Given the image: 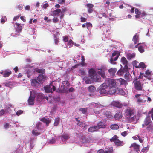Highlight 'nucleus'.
<instances>
[{
  "label": "nucleus",
  "mask_w": 153,
  "mask_h": 153,
  "mask_svg": "<svg viewBox=\"0 0 153 153\" xmlns=\"http://www.w3.org/2000/svg\"><path fill=\"white\" fill-rule=\"evenodd\" d=\"M113 152L112 147H111L109 150L104 151V153H112Z\"/></svg>",
  "instance_id": "nucleus-48"
},
{
  "label": "nucleus",
  "mask_w": 153,
  "mask_h": 153,
  "mask_svg": "<svg viewBox=\"0 0 153 153\" xmlns=\"http://www.w3.org/2000/svg\"><path fill=\"white\" fill-rule=\"evenodd\" d=\"M54 41L56 45H57L59 42V38L56 37H54Z\"/></svg>",
  "instance_id": "nucleus-54"
},
{
  "label": "nucleus",
  "mask_w": 153,
  "mask_h": 153,
  "mask_svg": "<svg viewBox=\"0 0 153 153\" xmlns=\"http://www.w3.org/2000/svg\"><path fill=\"white\" fill-rule=\"evenodd\" d=\"M127 64H128L123 65H124V66L123 69V70H124V71H128V67Z\"/></svg>",
  "instance_id": "nucleus-49"
},
{
  "label": "nucleus",
  "mask_w": 153,
  "mask_h": 153,
  "mask_svg": "<svg viewBox=\"0 0 153 153\" xmlns=\"http://www.w3.org/2000/svg\"><path fill=\"white\" fill-rule=\"evenodd\" d=\"M135 89L137 91H142L143 89V84L140 80H135L133 82Z\"/></svg>",
  "instance_id": "nucleus-4"
},
{
  "label": "nucleus",
  "mask_w": 153,
  "mask_h": 153,
  "mask_svg": "<svg viewBox=\"0 0 153 153\" xmlns=\"http://www.w3.org/2000/svg\"><path fill=\"white\" fill-rule=\"evenodd\" d=\"M65 0H58V2L60 4H63L65 3Z\"/></svg>",
  "instance_id": "nucleus-61"
},
{
  "label": "nucleus",
  "mask_w": 153,
  "mask_h": 153,
  "mask_svg": "<svg viewBox=\"0 0 153 153\" xmlns=\"http://www.w3.org/2000/svg\"><path fill=\"white\" fill-rule=\"evenodd\" d=\"M7 20V19L5 17H4V18H2L1 19V22L2 23H4Z\"/></svg>",
  "instance_id": "nucleus-56"
},
{
  "label": "nucleus",
  "mask_w": 153,
  "mask_h": 153,
  "mask_svg": "<svg viewBox=\"0 0 153 153\" xmlns=\"http://www.w3.org/2000/svg\"><path fill=\"white\" fill-rule=\"evenodd\" d=\"M91 78L89 77L85 76L83 78V80L85 81V82L86 84H90L91 83Z\"/></svg>",
  "instance_id": "nucleus-23"
},
{
  "label": "nucleus",
  "mask_w": 153,
  "mask_h": 153,
  "mask_svg": "<svg viewBox=\"0 0 153 153\" xmlns=\"http://www.w3.org/2000/svg\"><path fill=\"white\" fill-rule=\"evenodd\" d=\"M46 77L43 74H40L37 78V80L40 83L42 84L46 79Z\"/></svg>",
  "instance_id": "nucleus-8"
},
{
  "label": "nucleus",
  "mask_w": 153,
  "mask_h": 153,
  "mask_svg": "<svg viewBox=\"0 0 153 153\" xmlns=\"http://www.w3.org/2000/svg\"><path fill=\"white\" fill-rule=\"evenodd\" d=\"M99 93L101 94H104L107 93V91L106 89H103L102 88L99 87Z\"/></svg>",
  "instance_id": "nucleus-33"
},
{
  "label": "nucleus",
  "mask_w": 153,
  "mask_h": 153,
  "mask_svg": "<svg viewBox=\"0 0 153 153\" xmlns=\"http://www.w3.org/2000/svg\"><path fill=\"white\" fill-rule=\"evenodd\" d=\"M152 122L150 116H147L144 120L143 123L142 124V127H144L148 126Z\"/></svg>",
  "instance_id": "nucleus-6"
},
{
  "label": "nucleus",
  "mask_w": 153,
  "mask_h": 153,
  "mask_svg": "<svg viewBox=\"0 0 153 153\" xmlns=\"http://www.w3.org/2000/svg\"><path fill=\"white\" fill-rule=\"evenodd\" d=\"M44 89L46 92L52 93L55 91L56 87L54 86L51 85L45 86Z\"/></svg>",
  "instance_id": "nucleus-5"
},
{
  "label": "nucleus",
  "mask_w": 153,
  "mask_h": 153,
  "mask_svg": "<svg viewBox=\"0 0 153 153\" xmlns=\"http://www.w3.org/2000/svg\"><path fill=\"white\" fill-rule=\"evenodd\" d=\"M139 36L137 34V33L133 37L132 39V41L134 42V44H137L139 41Z\"/></svg>",
  "instance_id": "nucleus-16"
},
{
  "label": "nucleus",
  "mask_w": 153,
  "mask_h": 153,
  "mask_svg": "<svg viewBox=\"0 0 153 153\" xmlns=\"http://www.w3.org/2000/svg\"><path fill=\"white\" fill-rule=\"evenodd\" d=\"M86 6L88 9V13H91L94 10V5L88 3L86 5Z\"/></svg>",
  "instance_id": "nucleus-11"
},
{
  "label": "nucleus",
  "mask_w": 153,
  "mask_h": 153,
  "mask_svg": "<svg viewBox=\"0 0 153 153\" xmlns=\"http://www.w3.org/2000/svg\"><path fill=\"white\" fill-rule=\"evenodd\" d=\"M135 67L137 68H142L143 69L145 68L146 67V65H145V63L143 62H140L138 66H135Z\"/></svg>",
  "instance_id": "nucleus-27"
},
{
  "label": "nucleus",
  "mask_w": 153,
  "mask_h": 153,
  "mask_svg": "<svg viewBox=\"0 0 153 153\" xmlns=\"http://www.w3.org/2000/svg\"><path fill=\"white\" fill-rule=\"evenodd\" d=\"M86 25L87 27V28L90 27H92V24L91 23H90V22L86 23Z\"/></svg>",
  "instance_id": "nucleus-59"
},
{
  "label": "nucleus",
  "mask_w": 153,
  "mask_h": 153,
  "mask_svg": "<svg viewBox=\"0 0 153 153\" xmlns=\"http://www.w3.org/2000/svg\"><path fill=\"white\" fill-rule=\"evenodd\" d=\"M125 73V71L123 69H120L117 72V74L120 76H122Z\"/></svg>",
  "instance_id": "nucleus-39"
},
{
  "label": "nucleus",
  "mask_w": 153,
  "mask_h": 153,
  "mask_svg": "<svg viewBox=\"0 0 153 153\" xmlns=\"http://www.w3.org/2000/svg\"><path fill=\"white\" fill-rule=\"evenodd\" d=\"M32 134L35 136H38L40 134V132H38L36 130H33L32 131Z\"/></svg>",
  "instance_id": "nucleus-44"
},
{
  "label": "nucleus",
  "mask_w": 153,
  "mask_h": 153,
  "mask_svg": "<svg viewBox=\"0 0 153 153\" xmlns=\"http://www.w3.org/2000/svg\"><path fill=\"white\" fill-rule=\"evenodd\" d=\"M124 114L126 119L128 123H133L137 120L134 111L130 107H127L125 110Z\"/></svg>",
  "instance_id": "nucleus-1"
},
{
  "label": "nucleus",
  "mask_w": 153,
  "mask_h": 153,
  "mask_svg": "<svg viewBox=\"0 0 153 153\" xmlns=\"http://www.w3.org/2000/svg\"><path fill=\"white\" fill-rule=\"evenodd\" d=\"M141 43H137V44L135 46H134L133 44H131L130 45V47L131 48H137L138 47L140 46V44H141Z\"/></svg>",
  "instance_id": "nucleus-43"
},
{
  "label": "nucleus",
  "mask_w": 153,
  "mask_h": 153,
  "mask_svg": "<svg viewBox=\"0 0 153 153\" xmlns=\"http://www.w3.org/2000/svg\"><path fill=\"white\" fill-rule=\"evenodd\" d=\"M104 151L102 149L98 150L97 153H104Z\"/></svg>",
  "instance_id": "nucleus-64"
},
{
  "label": "nucleus",
  "mask_w": 153,
  "mask_h": 153,
  "mask_svg": "<svg viewBox=\"0 0 153 153\" xmlns=\"http://www.w3.org/2000/svg\"><path fill=\"white\" fill-rule=\"evenodd\" d=\"M89 73L91 79L94 81L99 82L100 81L101 77L97 75L94 69L93 68L90 69L89 71Z\"/></svg>",
  "instance_id": "nucleus-3"
},
{
  "label": "nucleus",
  "mask_w": 153,
  "mask_h": 153,
  "mask_svg": "<svg viewBox=\"0 0 153 153\" xmlns=\"http://www.w3.org/2000/svg\"><path fill=\"white\" fill-rule=\"evenodd\" d=\"M1 74H2L4 77L9 76L12 73L11 71L9 70H7L4 71H2L0 72Z\"/></svg>",
  "instance_id": "nucleus-7"
},
{
  "label": "nucleus",
  "mask_w": 153,
  "mask_h": 153,
  "mask_svg": "<svg viewBox=\"0 0 153 153\" xmlns=\"http://www.w3.org/2000/svg\"><path fill=\"white\" fill-rule=\"evenodd\" d=\"M119 81L120 82V84L123 85L125 84L126 82L124 79L122 78H120L119 79Z\"/></svg>",
  "instance_id": "nucleus-50"
},
{
  "label": "nucleus",
  "mask_w": 153,
  "mask_h": 153,
  "mask_svg": "<svg viewBox=\"0 0 153 153\" xmlns=\"http://www.w3.org/2000/svg\"><path fill=\"white\" fill-rule=\"evenodd\" d=\"M31 84L32 86L37 87L39 85V83L36 79H33L32 80Z\"/></svg>",
  "instance_id": "nucleus-20"
},
{
  "label": "nucleus",
  "mask_w": 153,
  "mask_h": 153,
  "mask_svg": "<svg viewBox=\"0 0 153 153\" xmlns=\"http://www.w3.org/2000/svg\"><path fill=\"white\" fill-rule=\"evenodd\" d=\"M151 74V72L149 70H146L145 73V74L144 75V76L145 77H146L148 76L149 75Z\"/></svg>",
  "instance_id": "nucleus-45"
},
{
  "label": "nucleus",
  "mask_w": 153,
  "mask_h": 153,
  "mask_svg": "<svg viewBox=\"0 0 153 153\" xmlns=\"http://www.w3.org/2000/svg\"><path fill=\"white\" fill-rule=\"evenodd\" d=\"M149 114H151L152 120H153V108L149 111L148 112Z\"/></svg>",
  "instance_id": "nucleus-51"
},
{
  "label": "nucleus",
  "mask_w": 153,
  "mask_h": 153,
  "mask_svg": "<svg viewBox=\"0 0 153 153\" xmlns=\"http://www.w3.org/2000/svg\"><path fill=\"white\" fill-rule=\"evenodd\" d=\"M89 132H94L95 131L93 127H90L88 129Z\"/></svg>",
  "instance_id": "nucleus-52"
},
{
  "label": "nucleus",
  "mask_w": 153,
  "mask_h": 153,
  "mask_svg": "<svg viewBox=\"0 0 153 153\" xmlns=\"http://www.w3.org/2000/svg\"><path fill=\"white\" fill-rule=\"evenodd\" d=\"M31 94L32 92H30V96L28 100V104L30 105H33L34 102L35 96H31Z\"/></svg>",
  "instance_id": "nucleus-9"
},
{
  "label": "nucleus",
  "mask_w": 153,
  "mask_h": 153,
  "mask_svg": "<svg viewBox=\"0 0 153 153\" xmlns=\"http://www.w3.org/2000/svg\"><path fill=\"white\" fill-rule=\"evenodd\" d=\"M120 54V52L116 51H114L112 55V57H113L115 56L119 57Z\"/></svg>",
  "instance_id": "nucleus-32"
},
{
  "label": "nucleus",
  "mask_w": 153,
  "mask_h": 153,
  "mask_svg": "<svg viewBox=\"0 0 153 153\" xmlns=\"http://www.w3.org/2000/svg\"><path fill=\"white\" fill-rule=\"evenodd\" d=\"M118 139V137L117 135H115L110 139V141L111 142H114V143Z\"/></svg>",
  "instance_id": "nucleus-31"
},
{
  "label": "nucleus",
  "mask_w": 153,
  "mask_h": 153,
  "mask_svg": "<svg viewBox=\"0 0 153 153\" xmlns=\"http://www.w3.org/2000/svg\"><path fill=\"white\" fill-rule=\"evenodd\" d=\"M79 110L84 114H86L87 113V108H80Z\"/></svg>",
  "instance_id": "nucleus-41"
},
{
  "label": "nucleus",
  "mask_w": 153,
  "mask_h": 153,
  "mask_svg": "<svg viewBox=\"0 0 153 153\" xmlns=\"http://www.w3.org/2000/svg\"><path fill=\"white\" fill-rule=\"evenodd\" d=\"M110 128L112 130H117L119 128V126L117 124H111L110 126Z\"/></svg>",
  "instance_id": "nucleus-28"
},
{
  "label": "nucleus",
  "mask_w": 153,
  "mask_h": 153,
  "mask_svg": "<svg viewBox=\"0 0 153 153\" xmlns=\"http://www.w3.org/2000/svg\"><path fill=\"white\" fill-rule=\"evenodd\" d=\"M121 61L123 65L128 64V63L127 60L124 57H123L121 58Z\"/></svg>",
  "instance_id": "nucleus-38"
},
{
  "label": "nucleus",
  "mask_w": 153,
  "mask_h": 153,
  "mask_svg": "<svg viewBox=\"0 0 153 153\" xmlns=\"http://www.w3.org/2000/svg\"><path fill=\"white\" fill-rule=\"evenodd\" d=\"M99 128H104L105 126L103 123L101 121L99 122L97 124Z\"/></svg>",
  "instance_id": "nucleus-34"
},
{
  "label": "nucleus",
  "mask_w": 153,
  "mask_h": 153,
  "mask_svg": "<svg viewBox=\"0 0 153 153\" xmlns=\"http://www.w3.org/2000/svg\"><path fill=\"white\" fill-rule=\"evenodd\" d=\"M60 119L59 117L56 118L55 119L54 123V125L55 126H57L59 124Z\"/></svg>",
  "instance_id": "nucleus-36"
},
{
  "label": "nucleus",
  "mask_w": 153,
  "mask_h": 153,
  "mask_svg": "<svg viewBox=\"0 0 153 153\" xmlns=\"http://www.w3.org/2000/svg\"><path fill=\"white\" fill-rule=\"evenodd\" d=\"M117 71V69L115 68H111L108 70L109 73L110 75L113 76L115 75V73Z\"/></svg>",
  "instance_id": "nucleus-15"
},
{
  "label": "nucleus",
  "mask_w": 153,
  "mask_h": 153,
  "mask_svg": "<svg viewBox=\"0 0 153 153\" xmlns=\"http://www.w3.org/2000/svg\"><path fill=\"white\" fill-rule=\"evenodd\" d=\"M15 25L17 26L16 30L17 32L21 31L22 29V26L18 23H16Z\"/></svg>",
  "instance_id": "nucleus-30"
},
{
  "label": "nucleus",
  "mask_w": 153,
  "mask_h": 153,
  "mask_svg": "<svg viewBox=\"0 0 153 153\" xmlns=\"http://www.w3.org/2000/svg\"><path fill=\"white\" fill-rule=\"evenodd\" d=\"M62 137L63 138L66 140L68 139L69 138V136L68 135H64Z\"/></svg>",
  "instance_id": "nucleus-57"
},
{
  "label": "nucleus",
  "mask_w": 153,
  "mask_h": 153,
  "mask_svg": "<svg viewBox=\"0 0 153 153\" xmlns=\"http://www.w3.org/2000/svg\"><path fill=\"white\" fill-rule=\"evenodd\" d=\"M41 121L46 123V124L48 125L49 123V120H47L45 118H42L41 119Z\"/></svg>",
  "instance_id": "nucleus-42"
},
{
  "label": "nucleus",
  "mask_w": 153,
  "mask_h": 153,
  "mask_svg": "<svg viewBox=\"0 0 153 153\" xmlns=\"http://www.w3.org/2000/svg\"><path fill=\"white\" fill-rule=\"evenodd\" d=\"M119 57L116 56L115 58H113V57H111L110 60V62L111 64H116V62H114L115 61H116L118 59Z\"/></svg>",
  "instance_id": "nucleus-29"
},
{
  "label": "nucleus",
  "mask_w": 153,
  "mask_h": 153,
  "mask_svg": "<svg viewBox=\"0 0 153 153\" xmlns=\"http://www.w3.org/2000/svg\"><path fill=\"white\" fill-rule=\"evenodd\" d=\"M99 87L105 89L107 88L108 86L106 83H103V84H102L101 85H100Z\"/></svg>",
  "instance_id": "nucleus-46"
},
{
  "label": "nucleus",
  "mask_w": 153,
  "mask_h": 153,
  "mask_svg": "<svg viewBox=\"0 0 153 153\" xmlns=\"http://www.w3.org/2000/svg\"><path fill=\"white\" fill-rule=\"evenodd\" d=\"M123 117L122 113L121 111L117 112L114 116V118L116 120H118L122 118Z\"/></svg>",
  "instance_id": "nucleus-10"
},
{
  "label": "nucleus",
  "mask_w": 153,
  "mask_h": 153,
  "mask_svg": "<svg viewBox=\"0 0 153 153\" xmlns=\"http://www.w3.org/2000/svg\"><path fill=\"white\" fill-rule=\"evenodd\" d=\"M130 147L133 148L137 152H138L139 150L140 146L139 145L136 144L135 143H133L131 145Z\"/></svg>",
  "instance_id": "nucleus-13"
},
{
  "label": "nucleus",
  "mask_w": 153,
  "mask_h": 153,
  "mask_svg": "<svg viewBox=\"0 0 153 153\" xmlns=\"http://www.w3.org/2000/svg\"><path fill=\"white\" fill-rule=\"evenodd\" d=\"M67 10V8L65 7H64L62 9V11L61 12L64 13V12H66Z\"/></svg>",
  "instance_id": "nucleus-63"
},
{
  "label": "nucleus",
  "mask_w": 153,
  "mask_h": 153,
  "mask_svg": "<svg viewBox=\"0 0 153 153\" xmlns=\"http://www.w3.org/2000/svg\"><path fill=\"white\" fill-rule=\"evenodd\" d=\"M135 13L136 15H135V17L136 18H139L140 17V15L141 14V13L137 8H135Z\"/></svg>",
  "instance_id": "nucleus-21"
},
{
  "label": "nucleus",
  "mask_w": 153,
  "mask_h": 153,
  "mask_svg": "<svg viewBox=\"0 0 153 153\" xmlns=\"http://www.w3.org/2000/svg\"><path fill=\"white\" fill-rule=\"evenodd\" d=\"M104 115L108 119H111L113 117V116L110 111H106L104 112Z\"/></svg>",
  "instance_id": "nucleus-12"
},
{
  "label": "nucleus",
  "mask_w": 153,
  "mask_h": 153,
  "mask_svg": "<svg viewBox=\"0 0 153 153\" xmlns=\"http://www.w3.org/2000/svg\"><path fill=\"white\" fill-rule=\"evenodd\" d=\"M22 110H19L16 113V114L17 115L19 116L21 114H22Z\"/></svg>",
  "instance_id": "nucleus-58"
},
{
  "label": "nucleus",
  "mask_w": 153,
  "mask_h": 153,
  "mask_svg": "<svg viewBox=\"0 0 153 153\" xmlns=\"http://www.w3.org/2000/svg\"><path fill=\"white\" fill-rule=\"evenodd\" d=\"M135 57V53H129L127 54L126 57L128 60H130L131 59L134 58Z\"/></svg>",
  "instance_id": "nucleus-24"
},
{
  "label": "nucleus",
  "mask_w": 153,
  "mask_h": 153,
  "mask_svg": "<svg viewBox=\"0 0 153 153\" xmlns=\"http://www.w3.org/2000/svg\"><path fill=\"white\" fill-rule=\"evenodd\" d=\"M117 146H121L124 144L123 142L120 140L118 139L114 143Z\"/></svg>",
  "instance_id": "nucleus-22"
},
{
  "label": "nucleus",
  "mask_w": 153,
  "mask_h": 153,
  "mask_svg": "<svg viewBox=\"0 0 153 153\" xmlns=\"http://www.w3.org/2000/svg\"><path fill=\"white\" fill-rule=\"evenodd\" d=\"M111 105L119 108H122L123 106L122 104L116 101L112 102L111 104Z\"/></svg>",
  "instance_id": "nucleus-14"
},
{
  "label": "nucleus",
  "mask_w": 153,
  "mask_h": 153,
  "mask_svg": "<svg viewBox=\"0 0 153 153\" xmlns=\"http://www.w3.org/2000/svg\"><path fill=\"white\" fill-rule=\"evenodd\" d=\"M5 111L3 109L0 111V117L3 115L5 113Z\"/></svg>",
  "instance_id": "nucleus-60"
},
{
  "label": "nucleus",
  "mask_w": 153,
  "mask_h": 153,
  "mask_svg": "<svg viewBox=\"0 0 153 153\" xmlns=\"http://www.w3.org/2000/svg\"><path fill=\"white\" fill-rule=\"evenodd\" d=\"M99 71L97 72L98 74L101 75L103 78H106V76L105 74L104 69L101 68L100 69H99Z\"/></svg>",
  "instance_id": "nucleus-17"
},
{
  "label": "nucleus",
  "mask_w": 153,
  "mask_h": 153,
  "mask_svg": "<svg viewBox=\"0 0 153 153\" xmlns=\"http://www.w3.org/2000/svg\"><path fill=\"white\" fill-rule=\"evenodd\" d=\"M107 83L109 88L108 94L112 95L119 91L118 88L116 86V82L115 80L109 79L107 80Z\"/></svg>",
  "instance_id": "nucleus-2"
},
{
  "label": "nucleus",
  "mask_w": 153,
  "mask_h": 153,
  "mask_svg": "<svg viewBox=\"0 0 153 153\" xmlns=\"http://www.w3.org/2000/svg\"><path fill=\"white\" fill-rule=\"evenodd\" d=\"M53 22L56 23L58 21V19L56 17H54L53 19Z\"/></svg>",
  "instance_id": "nucleus-62"
},
{
  "label": "nucleus",
  "mask_w": 153,
  "mask_h": 153,
  "mask_svg": "<svg viewBox=\"0 0 153 153\" xmlns=\"http://www.w3.org/2000/svg\"><path fill=\"white\" fill-rule=\"evenodd\" d=\"M124 77L127 81H129L130 74L128 71H125Z\"/></svg>",
  "instance_id": "nucleus-26"
},
{
  "label": "nucleus",
  "mask_w": 153,
  "mask_h": 153,
  "mask_svg": "<svg viewBox=\"0 0 153 153\" xmlns=\"http://www.w3.org/2000/svg\"><path fill=\"white\" fill-rule=\"evenodd\" d=\"M138 50L141 53H142L144 52V48L142 46H139L138 47Z\"/></svg>",
  "instance_id": "nucleus-40"
},
{
  "label": "nucleus",
  "mask_w": 153,
  "mask_h": 153,
  "mask_svg": "<svg viewBox=\"0 0 153 153\" xmlns=\"http://www.w3.org/2000/svg\"><path fill=\"white\" fill-rule=\"evenodd\" d=\"M4 84L6 86L10 87L11 85V82H7L4 83Z\"/></svg>",
  "instance_id": "nucleus-53"
},
{
  "label": "nucleus",
  "mask_w": 153,
  "mask_h": 153,
  "mask_svg": "<svg viewBox=\"0 0 153 153\" xmlns=\"http://www.w3.org/2000/svg\"><path fill=\"white\" fill-rule=\"evenodd\" d=\"M77 125L80 127H84V128L87 126V125L80 121H79V122L77 123Z\"/></svg>",
  "instance_id": "nucleus-35"
},
{
  "label": "nucleus",
  "mask_w": 153,
  "mask_h": 153,
  "mask_svg": "<svg viewBox=\"0 0 153 153\" xmlns=\"http://www.w3.org/2000/svg\"><path fill=\"white\" fill-rule=\"evenodd\" d=\"M146 129L148 132L153 133V123H151L149 125Z\"/></svg>",
  "instance_id": "nucleus-19"
},
{
  "label": "nucleus",
  "mask_w": 153,
  "mask_h": 153,
  "mask_svg": "<svg viewBox=\"0 0 153 153\" xmlns=\"http://www.w3.org/2000/svg\"><path fill=\"white\" fill-rule=\"evenodd\" d=\"M35 70L38 73L44 74L45 72V70L43 68L41 69L37 68Z\"/></svg>",
  "instance_id": "nucleus-37"
},
{
  "label": "nucleus",
  "mask_w": 153,
  "mask_h": 153,
  "mask_svg": "<svg viewBox=\"0 0 153 153\" xmlns=\"http://www.w3.org/2000/svg\"><path fill=\"white\" fill-rule=\"evenodd\" d=\"M96 90V88L93 85H90L88 88V91L91 93H94Z\"/></svg>",
  "instance_id": "nucleus-18"
},
{
  "label": "nucleus",
  "mask_w": 153,
  "mask_h": 153,
  "mask_svg": "<svg viewBox=\"0 0 153 153\" xmlns=\"http://www.w3.org/2000/svg\"><path fill=\"white\" fill-rule=\"evenodd\" d=\"M61 13V9H57L53 12V15L54 16H58L60 13Z\"/></svg>",
  "instance_id": "nucleus-25"
},
{
  "label": "nucleus",
  "mask_w": 153,
  "mask_h": 153,
  "mask_svg": "<svg viewBox=\"0 0 153 153\" xmlns=\"http://www.w3.org/2000/svg\"><path fill=\"white\" fill-rule=\"evenodd\" d=\"M79 72L82 75H85V70L83 69H80Z\"/></svg>",
  "instance_id": "nucleus-47"
},
{
  "label": "nucleus",
  "mask_w": 153,
  "mask_h": 153,
  "mask_svg": "<svg viewBox=\"0 0 153 153\" xmlns=\"http://www.w3.org/2000/svg\"><path fill=\"white\" fill-rule=\"evenodd\" d=\"M137 102L139 103H141L143 102V100L140 98H137Z\"/></svg>",
  "instance_id": "nucleus-55"
}]
</instances>
